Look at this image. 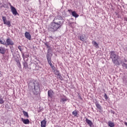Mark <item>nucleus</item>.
Wrapping results in <instances>:
<instances>
[{"label":"nucleus","instance_id":"obj_1","mask_svg":"<svg viewBox=\"0 0 127 127\" xmlns=\"http://www.w3.org/2000/svg\"><path fill=\"white\" fill-rule=\"evenodd\" d=\"M63 19L61 16H56L53 20V22L51 23V26L48 28L49 31L55 32L58 29H60L62 25H63Z\"/></svg>","mask_w":127,"mask_h":127},{"label":"nucleus","instance_id":"obj_2","mask_svg":"<svg viewBox=\"0 0 127 127\" xmlns=\"http://www.w3.org/2000/svg\"><path fill=\"white\" fill-rule=\"evenodd\" d=\"M29 89L30 91H32L33 92L36 91L37 93H39L40 91L39 83L37 81L31 80L29 83Z\"/></svg>","mask_w":127,"mask_h":127},{"label":"nucleus","instance_id":"obj_3","mask_svg":"<svg viewBox=\"0 0 127 127\" xmlns=\"http://www.w3.org/2000/svg\"><path fill=\"white\" fill-rule=\"evenodd\" d=\"M110 58H111L114 64L115 65H120V63L118 61V55L116 54L115 51H112L110 52Z\"/></svg>","mask_w":127,"mask_h":127},{"label":"nucleus","instance_id":"obj_4","mask_svg":"<svg viewBox=\"0 0 127 127\" xmlns=\"http://www.w3.org/2000/svg\"><path fill=\"white\" fill-rule=\"evenodd\" d=\"M2 19L3 21L4 24H6V25H7L8 27H10L11 26L10 21L6 20V17L5 16H2Z\"/></svg>","mask_w":127,"mask_h":127},{"label":"nucleus","instance_id":"obj_5","mask_svg":"<svg viewBox=\"0 0 127 127\" xmlns=\"http://www.w3.org/2000/svg\"><path fill=\"white\" fill-rule=\"evenodd\" d=\"M47 59L48 64H49L50 66L52 67V66H53V65L52 64V63H51V56L50 55V54H49V51H48V54L47 55Z\"/></svg>","mask_w":127,"mask_h":127},{"label":"nucleus","instance_id":"obj_6","mask_svg":"<svg viewBox=\"0 0 127 127\" xmlns=\"http://www.w3.org/2000/svg\"><path fill=\"white\" fill-rule=\"evenodd\" d=\"M10 8L11 11L14 15H17V14H18V13H17V11L16 10V8H15V7L10 5Z\"/></svg>","mask_w":127,"mask_h":127},{"label":"nucleus","instance_id":"obj_7","mask_svg":"<svg viewBox=\"0 0 127 127\" xmlns=\"http://www.w3.org/2000/svg\"><path fill=\"white\" fill-rule=\"evenodd\" d=\"M86 122L90 127H94V125H93V122L91 121V120L88 119V118L86 119Z\"/></svg>","mask_w":127,"mask_h":127},{"label":"nucleus","instance_id":"obj_8","mask_svg":"<svg viewBox=\"0 0 127 127\" xmlns=\"http://www.w3.org/2000/svg\"><path fill=\"white\" fill-rule=\"evenodd\" d=\"M25 37L27 38V39H28L29 40H30L31 39V35L29 33V32H26L25 33Z\"/></svg>","mask_w":127,"mask_h":127},{"label":"nucleus","instance_id":"obj_9","mask_svg":"<svg viewBox=\"0 0 127 127\" xmlns=\"http://www.w3.org/2000/svg\"><path fill=\"white\" fill-rule=\"evenodd\" d=\"M48 95L50 98H52L54 96V92L53 91L50 90L48 91Z\"/></svg>","mask_w":127,"mask_h":127},{"label":"nucleus","instance_id":"obj_10","mask_svg":"<svg viewBox=\"0 0 127 127\" xmlns=\"http://www.w3.org/2000/svg\"><path fill=\"white\" fill-rule=\"evenodd\" d=\"M7 45H13L14 44L11 39H7L6 41Z\"/></svg>","mask_w":127,"mask_h":127},{"label":"nucleus","instance_id":"obj_11","mask_svg":"<svg viewBox=\"0 0 127 127\" xmlns=\"http://www.w3.org/2000/svg\"><path fill=\"white\" fill-rule=\"evenodd\" d=\"M79 39L81 40V41L84 42V41H86V40H87V38L85 35H81L79 36Z\"/></svg>","mask_w":127,"mask_h":127},{"label":"nucleus","instance_id":"obj_12","mask_svg":"<svg viewBox=\"0 0 127 127\" xmlns=\"http://www.w3.org/2000/svg\"><path fill=\"white\" fill-rule=\"evenodd\" d=\"M21 121L25 125H28L30 123L29 119H24L23 118H21Z\"/></svg>","mask_w":127,"mask_h":127},{"label":"nucleus","instance_id":"obj_13","mask_svg":"<svg viewBox=\"0 0 127 127\" xmlns=\"http://www.w3.org/2000/svg\"><path fill=\"white\" fill-rule=\"evenodd\" d=\"M0 54H4L5 53V48L4 47H0Z\"/></svg>","mask_w":127,"mask_h":127},{"label":"nucleus","instance_id":"obj_14","mask_svg":"<svg viewBox=\"0 0 127 127\" xmlns=\"http://www.w3.org/2000/svg\"><path fill=\"white\" fill-rule=\"evenodd\" d=\"M46 121L43 120L41 122V127H46Z\"/></svg>","mask_w":127,"mask_h":127},{"label":"nucleus","instance_id":"obj_15","mask_svg":"<svg viewBox=\"0 0 127 127\" xmlns=\"http://www.w3.org/2000/svg\"><path fill=\"white\" fill-rule=\"evenodd\" d=\"M71 14L72 16H74V17H75V18H77V17L79 16V15H78V14H77V13L75 11H72Z\"/></svg>","mask_w":127,"mask_h":127},{"label":"nucleus","instance_id":"obj_16","mask_svg":"<svg viewBox=\"0 0 127 127\" xmlns=\"http://www.w3.org/2000/svg\"><path fill=\"white\" fill-rule=\"evenodd\" d=\"M67 98H62L61 99L60 102L62 103V104H65V102H67Z\"/></svg>","mask_w":127,"mask_h":127},{"label":"nucleus","instance_id":"obj_17","mask_svg":"<svg viewBox=\"0 0 127 127\" xmlns=\"http://www.w3.org/2000/svg\"><path fill=\"white\" fill-rule=\"evenodd\" d=\"M23 65L24 69H27V68H28V64H27L26 62L24 61V62L23 63Z\"/></svg>","mask_w":127,"mask_h":127},{"label":"nucleus","instance_id":"obj_18","mask_svg":"<svg viewBox=\"0 0 127 127\" xmlns=\"http://www.w3.org/2000/svg\"><path fill=\"white\" fill-rule=\"evenodd\" d=\"M92 44L95 46V47H96V48H98L99 47V44L97 43V42L93 41L92 42Z\"/></svg>","mask_w":127,"mask_h":127},{"label":"nucleus","instance_id":"obj_19","mask_svg":"<svg viewBox=\"0 0 127 127\" xmlns=\"http://www.w3.org/2000/svg\"><path fill=\"white\" fill-rule=\"evenodd\" d=\"M95 105L97 109H99V110H101V109H102V106H101V105L98 103V102H95Z\"/></svg>","mask_w":127,"mask_h":127},{"label":"nucleus","instance_id":"obj_20","mask_svg":"<svg viewBox=\"0 0 127 127\" xmlns=\"http://www.w3.org/2000/svg\"><path fill=\"white\" fill-rule=\"evenodd\" d=\"M23 114L24 117H26V118H29V116L28 115V113H27V112L23 111Z\"/></svg>","mask_w":127,"mask_h":127},{"label":"nucleus","instance_id":"obj_21","mask_svg":"<svg viewBox=\"0 0 127 127\" xmlns=\"http://www.w3.org/2000/svg\"><path fill=\"white\" fill-rule=\"evenodd\" d=\"M108 125L110 127H115V124H114V123L111 122H109L108 123Z\"/></svg>","mask_w":127,"mask_h":127},{"label":"nucleus","instance_id":"obj_22","mask_svg":"<svg viewBox=\"0 0 127 127\" xmlns=\"http://www.w3.org/2000/svg\"><path fill=\"white\" fill-rule=\"evenodd\" d=\"M77 115H78V112L76 111H74L72 112V115L74 116V117H77Z\"/></svg>","mask_w":127,"mask_h":127},{"label":"nucleus","instance_id":"obj_23","mask_svg":"<svg viewBox=\"0 0 127 127\" xmlns=\"http://www.w3.org/2000/svg\"><path fill=\"white\" fill-rule=\"evenodd\" d=\"M0 43H1V44H3V45H5V44H6V43L4 40H0Z\"/></svg>","mask_w":127,"mask_h":127},{"label":"nucleus","instance_id":"obj_24","mask_svg":"<svg viewBox=\"0 0 127 127\" xmlns=\"http://www.w3.org/2000/svg\"><path fill=\"white\" fill-rule=\"evenodd\" d=\"M4 103V101H3V99L1 98V96L0 97V104H3Z\"/></svg>","mask_w":127,"mask_h":127},{"label":"nucleus","instance_id":"obj_25","mask_svg":"<svg viewBox=\"0 0 127 127\" xmlns=\"http://www.w3.org/2000/svg\"><path fill=\"white\" fill-rule=\"evenodd\" d=\"M58 78H59V79H60V80H61L62 81V80H63V77H62V76H61V74H60V75L58 76Z\"/></svg>","mask_w":127,"mask_h":127},{"label":"nucleus","instance_id":"obj_26","mask_svg":"<svg viewBox=\"0 0 127 127\" xmlns=\"http://www.w3.org/2000/svg\"><path fill=\"white\" fill-rule=\"evenodd\" d=\"M56 74L57 75V76H60V72H59V71L57 70L56 72Z\"/></svg>","mask_w":127,"mask_h":127},{"label":"nucleus","instance_id":"obj_27","mask_svg":"<svg viewBox=\"0 0 127 127\" xmlns=\"http://www.w3.org/2000/svg\"><path fill=\"white\" fill-rule=\"evenodd\" d=\"M45 45L46 46L47 48H49V47H50L49 46V45H48V44L47 43H45Z\"/></svg>","mask_w":127,"mask_h":127},{"label":"nucleus","instance_id":"obj_28","mask_svg":"<svg viewBox=\"0 0 127 127\" xmlns=\"http://www.w3.org/2000/svg\"><path fill=\"white\" fill-rule=\"evenodd\" d=\"M104 98H105V100H108V96H107V94H106V93H105Z\"/></svg>","mask_w":127,"mask_h":127},{"label":"nucleus","instance_id":"obj_29","mask_svg":"<svg viewBox=\"0 0 127 127\" xmlns=\"http://www.w3.org/2000/svg\"><path fill=\"white\" fill-rule=\"evenodd\" d=\"M18 49L20 50V51H22V49L21 48V46H19L18 47Z\"/></svg>","mask_w":127,"mask_h":127},{"label":"nucleus","instance_id":"obj_30","mask_svg":"<svg viewBox=\"0 0 127 127\" xmlns=\"http://www.w3.org/2000/svg\"><path fill=\"white\" fill-rule=\"evenodd\" d=\"M52 69H53V70H55V66H54V65H53L52 66H51Z\"/></svg>","mask_w":127,"mask_h":127},{"label":"nucleus","instance_id":"obj_31","mask_svg":"<svg viewBox=\"0 0 127 127\" xmlns=\"http://www.w3.org/2000/svg\"><path fill=\"white\" fill-rule=\"evenodd\" d=\"M22 57H23V59L24 60L25 59V56H24V54H22Z\"/></svg>","mask_w":127,"mask_h":127},{"label":"nucleus","instance_id":"obj_32","mask_svg":"<svg viewBox=\"0 0 127 127\" xmlns=\"http://www.w3.org/2000/svg\"><path fill=\"white\" fill-rule=\"evenodd\" d=\"M123 66H124L125 67V68H127V64H123Z\"/></svg>","mask_w":127,"mask_h":127},{"label":"nucleus","instance_id":"obj_33","mask_svg":"<svg viewBox=\"0 0 127 127\" xmlns=\"http://www.w3.org/2000/svg\"><path fill=\"white\" fill-rule=\"evenodd\" d=\"M17 63H18V65H19V66H21L20 63L19 62V61L17 62Z\"/></svg>","mask_w":127,"mask_h":127},{"label":"nucleus","instance_id":"obj_34","mask_svg":"<svg viewBox=\"0 0 127 127\" xmlns=\"http://www.w3.org/2000/svg\"><path fill=\"white\" fill-rule=\"evenodd\" d=\"M68 11H69V12H70V11H71V10L68 9Z\"/></svg>","mask_w":127,"mask_h":127},{"label":"nucleus","instance_id":"obj_35","mask_svg":"<svg viewBox=\"0 0 127 127\" xmlns=\"http://www.w3.org/2000/svg\"><path fill=\"white\" fill-rule=\"evenodd\" d=\"M0 76H1V73H0Z\"/></svg>","mask_w":127,"mask_h":127},{"label":"nucleus","instance_id":"obj_36","mask_svg":"<svg viewBox=\"0 0 127 127\" xmlns=\"http://www.w3.org/2000/svg\"><path fill=\"white\" fill-rule=\"evenodd\" d=\"M113 114H115V112H113Z\"/></svg>","mask_w":127,"mask_h":127}]
</instances>
